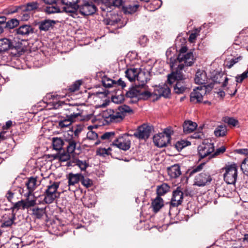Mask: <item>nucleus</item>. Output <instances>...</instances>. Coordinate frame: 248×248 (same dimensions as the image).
<instances>
[{
	"instance_id": "nucleus-25",
	"label": "nucleus",
	"mask_w": 248,
	"mask_h": 248,
	"mask_svg": "<svg viewBox=\"0 0 248 248\" xmlns=\"http://www.w3.org/2000/svg\"><path fill=\"white\" fill-rule=\"evenodd\" d=\"M164 201L163 199L159 196L157 197L152 201V207L153 211L157 213L163 206Z\"/></svg>"
},
{
	"instance_id": "nucleus-52",
	"label": "nucleus",
	"mask_w": 248,
	"mask_h": 248,
	"mask_svg": "<svg viewBox=\"0 0 248 248\" xmlns=\"http://www.w3.org/2000/svg\"><path fill=\"white\" fill-rule=\"evenodd\" d=\"M38 3L36 1L28 3L24 10L32 11L37 9L38 7Z\"/></svg>"
},
{
	"instance_id": "nucleus-63",
	"label": "nucleus",
	"mask_w": 248,
	"mask_h": 248,
	"mask_svg": "<svg viewBox=\"0 0 248 248\" xmlns=\"http://www.w3.org/2000/svg\"><path fill=\"white\" fill-rule=\"evenodd\" d=\"M123 0H113L112 2H110V7H119L123 5Z\"/></svg>"
},
{
	"instance_id": "nucleus-34",
	"label": "nucleus",
	"mask_w": 248,
	"mask_h": 248,
	"mask_svg": "<svg viewBox=\"0 0 248 248\" xmlns=\"http://www.w3.org/2000/svg\"><path fill=\"white\" fill-rule=\"evenodd\" d=\"M75 121V120L66 117V118H64L63 120L59 121V126L61 128L67 127L68 126H70Z\"/></svg>"
},
{
	"instance_id": "nucleus-21",
	"label": "nucleus",
	"mask_w": 248,
	"mask_h": 248,
	"mask_svg": "<svg viewBox=\"0 0 248 248\" xmlns=\"http://www.w3.org/2000/svg\"><path fill=\"white\" fill-rule=\"evenodd\" d=\"M139 73L140 69L135 68H128L125 72V77L130 81L135 80L136 78L139 80L138 75Z\"/></svg>"
},
{
	"instance_id": "nucleus-19",
	"label": "nucleus",
	"mask_w": 248,
	"mask_h": 248,
	"mask_svg": "<svg viewBox=\"0 0 248 248\" xmlns=\"http://www.w3.org/2000/svg\"><path fill=\"white\" fill-rule=\"evenodd\" d=\"M26 186H27L28 190L27 193L28 197L32 194V193L37 187V178L31 177L28 178V181L26 183Z\"/></svg>"
},
{
	"instance_id": "nucleus-16",
	"label": "nucleus",
	"mask_w": 248,
	"mask_h": 248,
	"mask_svg": "<svg viewBox=\"0 0 248 248\" xmlns=\"http://www.w3.org/2000/svg\"><path fill=\"white\" fill-rule=\"evenodd\" d=\"M183 199V193L179 188H177L173 192L170 204L173 207L178 206L182 203Z\"/></svg>"
},
{
	"instance_id": "nucleus-7",
	"label": "nucleus",
	"mask_w": 248,
	"mask_h": 248,
	"mask_svg": "<svg viewBox=\"0 0 248 248\" xmlns=\"http://www.w3.org/2000/svg\"><path fill=\"white\" fill-rule=\"evenodd\" d=\"M78 6V12L84 16L93 15L97 10L95 4L88 0H79Z\"/></svg>"
},
{
	"instance_id": "nucleus-24",
	"label": "nucleus",
	"mask_w": 248,
	"mask_h": 248,
	"mask_svg": "<svg viewBox=\"0 0 248 248\" xmlns=\"http://www.w3.org/2000/svg\"><path fill=\"white\" fill-rule=\"evenodd\" d=\"M55 23L56 22L54 20L46 19L39 23V29L41 31H47L50 28H52Z\"/></svg>"
},
{
	"instance_id": "nucleus-61",
	"label": "nucleus",
	"mask_w": 248,
	"mask_h": 248,
	"mask_svg": "<svg viewBox=\"0 0 248 248\" xmlns=\"http://www.w3.org/2000/svg\"><path fill=\"white\" fill-rule=\"evenodd\" d=\"M226 150V148L224 146H221V147L217 149L216 152L211 155V157H214L218 155L221 154L223 153Z\"/></svg>"
},
{
	"instance_id": "nucleus-62",
	"label": "nucleus",
	"mask_w": 248,
	"mask_h": 248,
	"mask_svg": "<svg viewBox=\"0 0 248 248\" xmlns=\"http://www.w3.org/2000/svg\"><path fill=\"white\" fill-rule=\"evenodd\" d=\"M151 4L155 5L154 9H158L162 4V1L161 0H153Z\"/></svg>"
},
{
	"instance_id": "nucleus-36",
	"label": "nucleus",
	"mask_w": 248,
	"mask_h": 248,
	"mask_svg": "<svg viewBox=\"0 0 248 248\" xmlns=\"http://www.w3.org/2000/svg\"><path fill=\"white\" fill-rule=\"evenodd\" d=\"M227 128L225 125H218L214 131L215 135L217 137H222L226 135Z\"/></svg>"
},
{
	"instance_id": "nucleus-55",
	"label": "nucleus",
	"mask_w": 248,
	"mask_h": 248,
	"mask_svg": "<svg viewBox=\"0 0 248 248\" xmlns=\"http://www.w3.org/2000/svg\"><path fill=\"white\" fill-rule=\"evenodd\" d=\"M225 122L228 123L229 125H232L233 126H237L239 124V122L237 120L231 117L226 118Z\"/></svg>"
},
{
	"instance_id": "nucleus-44",
	"label": "nucleus",
	"mask_w": 248,
	"mask_h": 248,
	"mask_svg": "<svg viewBox=\"0 0 248 248\" xmlns=\"http://www.w3.org/2000/svg\"><path fill=\"white\" fill-rule=\"evenodd\" d=\"M45 11L47 14H50L55 13H58L60 11V9L56 5H53V4H52L49 5V6H46L45 9Z\"/></svg>"
},
{
	"instance_id": "nucleus-26",
	"label": "nucleus",
	"mask_w": 248,
	"mask_h": 248,
	"mask_svg": "<svg viewBox=\"0 0 248 248\" xmlns=\"http://www.w3.org/2000/svg\"><path fill=\"white\" fill-rule=\"evenodd\" d=\"M16 33L21 35H28L33 32L32 28L29 25H23L16 30Z\"/></svg>"
},
{
	"instance_id": "nucleus-41",
	"label": "nucleus",
	"mask_w": 248,
	"mask_h": 248,
	"mask_svg": "<svg viewBox=\"0 0 248 248\" xmlns=\"http://www.w3.org/2000/svg\"><path fill=\"white\" fill-rule=\"evenodd\" d=\"M204 165L205 163H202L197 166L193 168L192 169L189 170L187 172L189 176H192L195 173L201 171L203 169Z\"/></svg>"
},
{
	"instance_id": "nucleus-42",
	"label": "nucleus",
	"mask_w": 248,
	"mask_h": 248,
	"mask_svg": "<svg viewBox=\"0 0 248 248\" xmlns=\"http://www.w3.org/2000/svg\"><path fill=\"white\" fill-rule=\"evenodd\" d=\"M115 136L114 132H107L102 134L100 137L99 139L106 141H109L112 140Z\"/></svg>"
},
{
	"instance_id": "nucleus-59",
	"label": "nucleus",
	"mask_w": 248,
	"mask_h": 248,
	"mask_svg": "<svg viewBox=\"0 0 248 248\" xmlns=\"http://www.w3.org/2000/svg\"><path fill=\"white\" fill-rule=\"evenodd\" d=\"M147 42L148 39L145 35H142L139 38V43L142 46H145Z\"/></svg>"
},
{
	"instance_id": "nucleus-17",
	"label": "nucleus",
	"mask_w": 248,
	"mask_h": 248,
	"mask_svg": "<svg viewBox=\"0 0 248 248\" xmlns=\"http://www.w3.org/2000/svg\"><path fill=\"white\" fill-rule=\"evenodd\" d=\"M207 77L206 72L202 70L198 69L195 74V82L199 85H204L207 83Z\"/></svg>"
},
{
	"instance_id": "nucleus-50",
	"label": "nucleus",
	"mask_w": 248,
	"mask_h": 248,
	"mask_svg": "<svg viewBox=\"0 0 248 248\" xmlns=\"http://www.w3.org/2000/svg\"><path fill=\"white\" fill-rule=\"evenodd\" d=\"M19 24L18 21L16 19H12L6 22V28L13 29Z\"/></svg>"
},
{
	"instance_id": "nucleus-31",
	"label": "nucleus",
	"mask_w": 248,
	"mask_h": 248,
	"mask_svg": "<svg viewBox=\"0 0 248 248\" xmlns=\"http://www.w3.org/2000/svg\"><path fill=\"white\" fill-rule=\"evenodd\" d=\"M139 7L138 4H129L123 6V10L125 14H132L137 11Z\"/></svg>"
},
{
	"instance_id": "nucleus-40",
	"label": "nucleus",
	"mask_w": 248,
	"mask_h": 248,
	"mask_svg": "<svg viewBox=\"0 0 248 248\" xmlns=\"http://www.w3.org/2000/svg\"><path fill=\"white\" fill-rule=\"evenodd\" d=\"M11 49L16 50L19 54V52L22 49V44L19 41H16L14 38L13 41H12Z\"/></svg>"
},
{
	"instance_id": "nucleus-2",
	"label": "nucleus",
	"mask_w": 248,
	"mask_h": 248,
	"mask_svg": "<svg viewBox=\"0 0 248 248\" xmlns=\"http://www.w3.org/2000/svg\"><path fill=\"white\" fill-rule=\"evenodd\" d=\"M170 66L171 72L168 75L167 82L170 85H171L176 80H186V78L183 73V70L185 66H186L184 62L175 63V60L172 61L171 58L170 60Z\"/></svg>"
},
{
	"instance_id": "nucleus-56",
	"label": "nucleus",
	"mask_w": 248,
	"mask_h": 248,
	"mask_svg": "<svg viewBox=\"0 0 248 248\" xmlns=\"http://www.w3.org/2000/svg\"><path fill=\"white\" fill-rule=\"evenodd\" d=\"M87 138L89 140H95L98 139V134L93 131H90L87 133Z\"/></svg>"
},
{
	"instance_id": "nucleus-13",
	"label": "nucleus",
	"mask_w": 248,
	"mask_h": 248,
	"mask_svg": "<svg viewBox=\"0 0 248 248\" xmlns=\"http://www.w3.org/2000/svg\"><path fill=\"white\" fill-rule=\"evenodd\" d=\"M152 127L145 124L140 126L133 136L139 139H147L150 136Z\"/></svg>"
},
{
	"instance_id": "nucleus-11",
	"label": "nucleus",
	"mask_w": 248,
	"mask_h": 248,
	"mask_svg": "<svg viewBox=\"0 0 248 248\" xmlns=\"http://www.w3.org/2000/svg\"><path fill=\"white\" fill-rule=\"evenodd\" d=\"M206 92V87L205 85L197 87L190 93V101L193 103L201 102L202 100L203 95L205 94Z\"/></svg>"
},
{
	"instance_id": "nucleus-14",
	"label": "nucleus",
	"mask_w": 248,
	"mask_h": 248,
	"mask_svg": "<svg viewBox=\"0 0 248 248\" xmlns=\"http://www.w3.org/2000/svg\"><path fill=\"white\" fill-rule=\"evenodd\" d=\"M64 109L65 110L64 114L66 117L75 120L78 117L80 116L82 112L76 105H65Z\"/></svg>"
},
{
	"instance_id": "nucleus-48",
	"label": "nucleus",
	"mask_w": 248,
	"mask_h": 248,
	"mask_svg": "<svg viewBox=\"0 0 248 248\" xmlns=\"http://www.w3.org/2000/svg\"><path fill=\"white\" fill-rule=\"evenodd\" d=\"M82 84V81L78 80L75 81L72 85L69 86V90L70 92H75L79 90L80 85Z\"/></svg>"
},
{
	"instance_id": "nucleus-28",
	"label": "nucleus",
	"mask_w": 248,
	"mask_h": 248,
	"mask_svg": "<svg viewBox=\"0 0 248 248\" xmlns=\"http://www.w3.org/2000/svg\"><path fill=\"white\" fill-rule=\"evenodd\" d=\"M158 94L159 96L168 97L170 94V90L168 85L164 84L158 87L157 89Z\"/></svg>"
},
{
	"instance_id": "nucleus-43",
	"label": "nucleus",
	"mask_w": 248,
	"mask_h": 248,
	"mask_svg": "<svg viewBox=\"0 0 248 248\" xmlns=\"http://www.w3.org/2000/svg\"><path fill=\"white\" fill-rule=\"evenodd\" d=\"M20 209L23 210L25 209L24 206V201L23 200L18 201L14 203L13 206L11 207V209L12 210L13 212L14 211H17Z\"/></svg>"
},
{
	"instance_id": "nucleus-57",
	"label": "nucleus",
	"mask_w": 248,
	"mask_h": 248,
	"mask_svg": "<svg viewBox=\"0 0 248 248\" xmlns=\"http://www.w3.org/2000/svg\"><path fill=\"white\" fill-rule=\"evenodd\" d=\"M110 5V2H108L107 4L101 3L100 8L104 12H110L111 11Z\"/></svg>"
},
{
	"instance_id": "nucleus-54",
	"label": "nucleus",
	"mask_w": 248,
	"mask_h": 248,
	"mask_svg": "<svg viewBox=\"0 0 248 248\" xmlns=\"http://www.w3.org/2000/svg\"><path fill=\"white\" fill-rule=\"evenodd\" d=\"M187 145V142L186 141L182 140L180 141H178L176 143L175 146L178 151H180L186 146Z\"/></svg>"
},
{
	"instance_id": "nucleus-39",
	"label": "nucleus",
	"mask_w": 248,
	"mask_h": 248,
	"mask_svg": "<svg viewBox=\"0 0 248 248\" xmlns=\"http://www.w3.org/2000/svg\"><path fill=\"white\" fill-rule=\"evenodd\" d=\"M6 219V217H5L3 222L1 225L2 228L10 227L14 223L15 219V214H13L11 217H8L7 219Z\"/></svg>"
},
{
	"instance_id": "nucleus-58",
	"label": "nucleus",
	"mask_w": 248,
	"mask_h": 248,
	"mask_svg": "<svg viewBox=\"0 0 248 248\" xmlns=\"http://www.w3.org/2000/svg\"><path fill=\"white\" fill-rule=\"evenodd\" d=\"M242 58L241 57H239L234 59H232L230 60L227 63V65L229 68H231L233 65L238 62V61L241 60Z\"/></svg>"
},
{
	"instance_id": "nucleus-38",
	"label": "nucleus",
	"mask_w": 248,
	"mask_h": 248,
	"mask_svg": "<svg viewBox=\"0 0 248 248\" xmlns=\"http://www.w3.org/2000/svg\"><path fill=\"white\" fill-rule=\"evenodd\" d=\"M74 163L81 170H86V168L89 166V163L86 160H81L78 159H76L74 161Z\"/></svg>"
},
{
	"instance_id": "nucleus-8",
	"label": "nucleus",
	"mask_w": 248,
	"mask_h": 248,
	"mask_svg": "<svg viewBox=\"0 0 248 248\" xmlns=\"http://www.w3.org/2000/svg\"><path fill=\"white\" fill-rule=\"evenodd\" d=\"M82 174L80 173L74 174L70 173L67 176L68 179V189L69 191L74 192H78L79 190L78 188V183L80 181Z\"/></svg>"
},
{
	"instance_id": "nucleus-12",
	"label": "nucleus",
	"mask_w": 248,
	"mask_h": 248,
	"mask_svg": "<svg viewBox=\"0 0 248 248\" xmlns=\"http://www.w3.org/2000/svg\"><path fill=\"white\" fill-rule=\"evenodd\" d=\"M212 180L211 176L208 172H203L195 176L194 185L202 186L209 184Z\"/></svg>"
},
{
	"instance_id": "nucleus-18",
	"label": "nucleus",
	"mask_w": 248,
	"mask_h": 248,
	"mask_svg": "<svg viewBox=\"0 0 248 248\" xmlns=\"http://www.w3.org/2000/svg\"><path fill=\"white\" fill-rule=\"evenodd\" d=\"M175 82L176 84L173 86L174 92L177 94L184 93L187 89L186 80H176Z\"/></svg>"
},
{
	"instance_id": "nucleus-60",
	"label": "nucleus",
	"mask_w": 248,
	"mask_h": 248,
	"mask_svg": "<svg viewBox=\"0 0 248 248\" xmlns=\"http://www.w3.org/2000/svg\"><path fill=\"white\" fill-rule=\"evenodd\" d=\"M164 136L168 137L169 140H170L171 135L172 134L173 131L170 128H167L164 129V132L161 133Z\"/></svg>"
},
{
	"instance_id": "nucleus-37",
	"label": "nucleus",
	"mask_w": 248,
	"mask_h": 248,
	"mask_svg": "<svg viewBox=\"0 0 248 248\" xmlns=\"http://www.w3.org/2000/svg\"><path fill=\"white\" fill-rule=\"evenodd\" d=\"M102 84L106 88H110L115 87V80L110 79L106 76H104L102 78Z\"/></svg>"
},
{
	"instance_id": "nucleus-51",
	"label": "nucleus",
	"mask_w": 248,
	"mask_h": 248,
	"mask_svg": "<svg viewBox=\"0 0 248 248\" xmlns=\"http://www.w3.org/2000/svg\"><path fill=\"white\" fill-rule=\"evenodd\" d=\"M241 169L245 175L248 176V157L243 161L241 165Z\"/></svg>"
},
{
	"instance_id": "nucleus-3",
	"label": "nucleus",
	"mask_w": 248,
	"mask_h": 248,
	"mask_svg": "<svg viewBox=\"0 0 248 248\" xmlns=\"http://www.w3.org/2000/svg\"><path fill=\"white\" fill-rule=\"evenodd\" d=\"M144 83L136 85L129 89L125 93L126 97L133 98H137L140 99H147L151 96V93L147 90Z\"/></svg>"
},
{
	"instance_id": "nucleus-53",
	"label": "nucleus",
	"mask_w": 248,
	"mask_h": 248,
	"mask_svg": "<svg viewBox=\"0 0 248 248\" xmlns=\"http://www.w3.org/2000/svg\"><path fill=\"white\" fill-rule=\"evenodd\" d=\"M70 153H63L61 154H59L58 155L59 159L62 162H64L68 161L70 157Z\"/></svg>"
},
{
	"instance_id": "nucleus-20",
	"label": "nucleus",
	"mask_w": 248,
	"mask_h": 248,
	"mask_svg": "<svg viewBox=\"0 0 248 248\" xmlns=\"http://www.w3.org/2000/svg\"><path fill=\"white\" fill-rule=\"evenodd\" d=\"M167 171L168 175L171 178H176L181 174L180 167L178 164H175L169 167Z\"/></svg>"
},
{
	"instance_id": "nucleus-47",
	"label": "nucleus",
	"mask_w": 248,
	"mask_h": 248,
	"mask_svg": "<svg viewBox=\"0 0 248 248\" xmlns=\"http://www.w3.org/2000/svg\"><path fill=\"white\" fill-rule=\"evenodd\" d=\"M111 149L110 148H99L97 150V154L100 156L105 157L110 155Z\"/></svg>"
},
{
	"instance_id": "nucleus-64",
	"label": "nucleus",
	"mask_w": 248,
	"mask_h": 248,
	"mask_svg": "<svg viewBox=\"0 0 248 248\" xmlns=\"http://www.w3.org/2000/svg\"><path fill=\"white\" fill-rule=\"evenodd\" d=\"M198 34L196 32L191 33L189 35V37L188 38V41L190 43H194L195 42V41L196 40V38L198 36Z\"/></svg>"
},
{
	"instance_id": "nucleus-1",
	"label": "nucleus",
	"mask_w": 248,
	"mask_h": 248,
	"mask_svg": "<svg viewBox=\"0 0 248 248\" xmlns=\"http://www.w3.org/2000/svg\"><path fill=\"white\" fill-rule=\"evenodd\" d=\"M132 111L129 106L122 105L115 109H107L103 111L102 115L106 123H117L121 121L127 113Z\"/></svg>"
},
{
	"instance_id": "nucleus-29",
	"label": "nucleus",
	"mask_w": 248,
	"mask_h": 248,
	"mask_svg": "<svg viewBox=\"0 0 248 248\" xmlns=\"http://www.w3.org/2000/svg\"><path fill=\"white\" fill-rule=\"evenodd\" d=\"M12 41L4 38L0 39V52L5 51L11 49Z\"/></svg>"
},
{
	"instance_id": "nucleus-9",
	"label": "nucleus",
	"mask_w": 248,
	"mask_h": 248,
	"mask_svg": "<svg viewBox=\"0 0 248 248\" xmlns=\"http://www.w3.org/2000/svg\"><path fill=\"white\" fill-rule=\"evenodd\" d=\"M198 150L200 158H203L214 151V146L213 143L204 140L198 146Z\"/></svg>"
},
{
	"instance_id": "nucleus-32",
	"label": "nucleus",
	"mask_w": 248,
	"mask_h": 248,
	"mask_svg": "<svg viewBox=\"0 0 248 248\" xmlns=\"http://www.w3.org/2000/svg\"><path fill=\"white\" fill-rule=\"evenodd\" d=\"M83 202L88 207L92 206L96 203V199L94 195H89L86 196L83 200Z\"/></svg>"
},
{
	"instance_id": "nucleus-45",
	"label": "nucleus",
	"mask_w": 248,
	"mask_h": 248,
	"mask_svg": "<svg viewBox=\"0 0 248 248\" xmlns=\"http://www.w3.org/2000/svg\"><path fill=\"white\" fill-rule=\"evenodd\" d=\"M248 78V70L246 71L240 75H237L235 77L236 85L238 83H242L244 79Z\"/></svg>"
},
{
	"instance_id": "nucleus-30",
	"label": "nucleus",
	"mask_w": 248,
	"mask_h": 248,
	"mask_svg": "<svg viewBox=\"0 0 248 248\" xmlns=\"http://www.w3.org/2000/svg\"><path fill=\"white\" fill-rule=\"evenodd\" d=\"M170 190V186L166 183H163L157 186L156 193L158 196L164 195Z\"/></svg>"
},
{
	"instance_id": "nucleus-10",
	"label": "nucleus",
	"mask_w": 248,
	"mask_h": 248,
	"mask_svg": "<svg viewBox=\"0 0 248 248\" xmlns=\"http://www.w3.org/2000/svg\"><path fill=\"white\" fill-rule=\"evenodd\" d=\"M112 145L121 150L127 151L130 148L131 140L128 134H124L120 136L112 142Z\"/></svg>"
},
{
	"instance_id": "nucleus-33",
	"label": "nucleus",
	"mask_w": 248,
	"mask_h": 248,
	"mask_svg": "<svg viewBox=\"0 0 248 248\" xmlns=\"http://www.w3.org/2000/svg\"><path fill=\"white\" fill-rule=\"evenodd\" d=\"M64 144L63 140L60 138H53L52 140V145L54 149L60 150L62 149Z\"/></svg>"
},
{
	"instance_id": "nucleus-6",
	"label": "nucleus",
	"mask_w": 248,
	"mask_h": 248,
	"mask_svg": "<svg viewBox=\"0 0 248 248\" xmlns=\"http://www.w3.org/2000/svg\"><path fill=\"white\" fill-rule=\"evenodd\" d=\"M221 171L224 172V180L228 184L235 183L237 177V168L235 164L226 165Z\"/></svg>"
},
{
	"instance_id": "nucleus-22",
	"label": "nucleus",
	"mask_w": 248,
	"mask_h": 248,
	"mask_svg": "<svg viewBox=\"0 0 248 248\" xmlns=\"http://www.w3.org/2000/svg\"><path fill=\"white\" fill-rule=\"evenodd\" d=\"M31 215L36 219H41L46 215V208H39L38 206L30 209Z\"/></svg>"
},
{
	"instance_id": "nucleus-23",
	"label": "nucleus",
	"mask_w": 248,
	"mask_h": 248,
	"mask_svg": "<svg viewBox=\"0 0 248 248\" xmlns=\"http://www.w3.org/2000/svg\"><path fill=\"white\" fill-rule=\"evenodd\" d=\"M65 7L63 8L66 13H70L71 16L74 18H77L78 16V6L77 4H65Z\"/></svg>"
},
{
	"instance_id": "nucleus-49",
	"label": "nucleus",
	"mask_w": 248,
	"mask_h": 248,
	"mask_svg": "<svg viewBox=\"0 0 248 248\" xmlns=\"http://www.w3.org/2000/svg\"><path fill=\"white\" fill-rule=\"evenodd\" d=\"M80 181L81 184L87 188L91 187L93 185V183L92 180L88 178H85L83 175H82L81 177Z\"/></svg>"
},
{
	"instance_id": "nucleus-46",
	"label": "nucleus",
	"mask_w": 248,
	"mask_h": 248,
	"mask_svg": "<svg viewBox=\"0 0 248 248\" xmlns=\"http://www.w3.org/2000/svg\"><path fill=\"white\" fill-rule=\"evenodd\" d=\"M36 205V199L29 200L28 198L26 201H24V206L25 209H32L35 207Z\"/></svg>"
},
{
	"instance_id": "nucleus-35",
	"label": "nucleus",
	"mask_w": 248,
	"mask_h": 248,
	"mask_svg": "<svg viewBox=\"0 0 248 248\" xmlns=\"http://www.w3.org/2000/svg\"><path fill=\"white\" fill-rule=\"evenodd\" d=\"M68 145L67 151L68 153L72 154L74 152L77 147L78 143L73 139H70L67 140Z\"/></svg>"
},
{
	"instance_id": "nucleus-15",
	"label": "nucleus",
	"mask_w": 248,
	"mask_h": 248,
	"mask_svg": "<svg viewBox=\"0 0 248 248\" xmlns=\"http://www.w3.org/2000/svg\"><path fill=\"white\" fill-rule=\"evenodd\" d=\"M153 141L156 146L163 147L166 146L170 140L168 137L164 136L162 133H159L154 136Z\"/></svg>"
},
{
	"instance_id": "nucleus-27",
	"label": "nucleus",
	"mask_w": 248,
	"mask_h": 248,
	"mask_svg": "<svg viewBox=\"0 0 248 248\" xmlns=\"http://www.w3.org/2000/svg\"><path fill=\"white\" fill-rule=\"evenodd\" d=\"M183 126L184 132L185 133H190L196 129L197 124L191 121H186L184 122Z\"/></svg>"
},
{
	"instance_id": "nucleus-4",
	"label": "nucleus",
	"mask_w": 248,
	"mask_h": 248,
	"mask_svg": "<svg viewBox=\"0 0 248 248\" xmlns=\"http://www.w3.org/2000/svg\"><path fill=\"white\" fill-rule=\"evenodd\" d=\"M59 183L50 182L46 187L44 194V202L46 204H50L60 196V192L58 191Z\"/></svg>"
},
{
	"instance_id": "nucleus-5",
	"label": "nucleus",
	"mask_w": 248,
	"mask_h": 248,
	"mask_svg": "<svg viewBox=\"0 0 248 248\" xmlns=\"http://www.w3.org/2000/svg\"><path fill=\"white\" fill-rule=\"evenodd\" d=\"M187 50L188 48L186 46H183L180 49L177 58L174 59L175 60V63L184 62L186 66H191L194 64L196 58L193 52L190 51L187 52Z\"/></svg>"
}]
</instances>
